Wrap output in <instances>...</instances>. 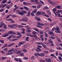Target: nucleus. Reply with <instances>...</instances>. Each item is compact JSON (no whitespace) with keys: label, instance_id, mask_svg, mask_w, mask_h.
Returning <instances> with one entry per match:
<instances>
[{"label":"nucleus","instance_id":"obj_56","mask_svg":"<svg viewBox=\"0 0 62 62\" xmlns=\"http://www.w3.org/2000/svg\"><path fill=\"white\" fill-rule=\"evenodd\" d=\"M36 43L38 44H39V45H41L42 44V43L41 42H38L37 43Z\"/></svg>","mask_w":62,"mask_h":62},{"label":"nucleus","instance_id":"obj_5","mask_svg":"<svg viewBox=\"0 0 62 62\" xmlns=\"http://www.w3.org/2000/svg\"><path fill=\"white\" fill-rule=\"evenodd\" d=\"M56 38L57 40V41L59 42V43H61V41L60 40V39L57 36L56 37Z\"/></svg>","mask_w":62,"mask_h":62},{"label":"nucleus","instance_id":"obj_31","mask_svg":"<svg viewBox=\"0 0 62 62\" xmlns=\"http://www.w3.org/2000/svg\"><path fill=\"white\" fill-rule=\"evenodd\" d=\"M26 31L28 33H31V31L29 29H26Z\"/></svg>","mask_w":62,"mask_h":62},{"label":"nucleus","instance_id":"obj_38","mask_svg":"<svg viewBox=\"0 0 62 62\" xmlns=\"http://www.w3.org/2000/svg\"><path fill=\"white\" fill-rule=\"evenodd\" d=\"M22 51L24 52H25V53L26 52H27V51L26 49H23L22 50Z\"/></svg>","mask_w":62,"mask_h":62},{"label":"nucleus","instance_id":"obj_19","mask_svg":"<svg viewBox=\"0 0 62 62\" xmlns=\"http://www.w3.org/2000/svg\"><path fill=\"white\" fill-rule=\"evenodd\" d=\"M27 15L28 17L30 15V11H29L28 12V13Z\"/></svg>","mask_w":62,"mask_h":62},{"label":"nucleus","instance_id":"obj_26","mask_svg":"<svg viewBox=\"0 0 62 62\" xmlns=\"http://www.w3.org/2000/svg\"><path fill=\"white\" fill-rule=\"evenodd\" d=\"M61 12V10H58L57 12H56V13H58V14H59Z\"/></svg>","mask_w":62,"mask_h":62},{"label":"nucleus","instance_id":"obj_24","mask_svg":"<svg viewBox=\"0 0 62 62\" xmlns=\"http://www.w3.org/2000/svg\"><path fill=\"white\" fill-rule=\"evenodd\" d=\"M53 10V12H54V13L55 14V11H56V9L55 8H54Z\"/></svg>","mask_w":62,"mask_h":62},{"label":"nucleus","instance_id":"obj_1","mask_svg":"<svg viewBox=\"0 0 62 62\" xmlns=\"http://www.w3.org/2000/svg\"><path fill=\"white\" fill-rule=\"evenodd\" d=\"M9 34H12V35H14V34H16V33L12 31H9L8 33L7 34H3L2 36L3 37H8L9 36Z\"/></svg>","mask_w":62,"mask_h":62},{"label":"nucleus","instance_id":"obj_7","mask_svg":"<svg viewBox=\"0 0 62 62\" xmlns=\"http://www.w3.org/2000/svg\"><path fill=\"white\" fill-rule=\"evenodd\" d=\"M0 27H2L4 25V23L3 22H1L0 23Z\"/></svg>","mask_w":62,"mask_h":62},{"label":"nucleus","instance_id":"obj_23","mask_svg":"<svg viewBox=\"0 0 62 62\" xmlns=\"http://www.w3.org/2000/svg\"><path fill=\"white\" fill-rule=\"evenodd\" d=\"M13 54V53H12V52L7 53H6V54L7 55H10L11 54Z\"/></svg>","mask_w":62,"mask_h":62},{"label":"nucleus","instance_id":"obj_54","mask_svg":"<svg viewBox=\"0 0 62 62\" xmlns=\"http://www.w3.org/2000/svg\"><path fill=\"white\" fill-rule=\"evenodd\" d=\"M23 5H27V3L26 2H24L23 3Z\"/></svg>","mask_w":62,"mask_h":62},{"label":"nucleus","instance_id":"obj_33","mask_svg":"<svg viewBox=\"0 0 62 62\" xmlns=\"http://www.w3.org/2000/svg\"><path fill=\"white\" fill-rule=\"evenodd\" d=\"M37 10H35L34 11H33L32 12V13H36V12H37Z\"/></svg>","mask_w":62,"mask_h":62},{"label":"nucleus","instance_id":"obj_20","mask_svg":"<svg viewBox=\"0 0 62 62\" xmlns=\"http://www.w3.org/2000/svg\"><path fill=\"white\" fill-rule=\"evenodd\" d=\"M45 55V54L44 53H41V57H43V56H44Z\"/></svg>","mask_w":62,"mask_h":62},{"label":"nucleus","instance_id":"obj_36","mask_svg":"<svg viewBox=\"0 0 62 62\" xmlns=\"http://www.w3.org/2000/svg\"><path fill=\"white\" fill-rule=\"evenodd\" d=\"M48 2L49 3H50L51 4H53V2L51 1V0H47Z\"/></svg>","mask_w":62,"mask_h":62},{"label":"nucleus","instance_id":"obj_27","mask_svg":"<svg viewBox=\"0 0 62 62\" xmlns=\"http://www.w3.org/2000/svg\"><path fill=\"white\" fill-rule=\"evenodd\" d=\"M56 49H57L58 50H61L62 49V48L60 47H56Z\"/></svg>","mask_w":62,"mask_h":62},{"label":"nucleus","instance_id":"obj_2","mask_svg":"<svg viewBox=\"0 0 62 62\" xmlns=\"http://www.w3.org/2000/svg\"><path fill=\"white\" fill-rule=\"evenodd\" d=\"M60 28L58 26H57V27L55 29V32L57 33H60L61 31L60 30Z\"/></svg>","mask_w":62,"mask_h":62},{"label":"nucleus","instance_id":"obj_42","mask_svg":"<svg viewBox=\"0 0 62 62\" xmlns=\"http://www.w3.org/2000/svg\"><path fill=\"white\" fill-rule=\"evenodd\" d=\"M15 26V24H12L10 26L11 27H14Z\"/></svg>","mask_w":62,"mask_h":62},{"label":"nucleus","instance_id":"obj_32","mask_svg":"<svg viewBox=\"0 0 62 62\" xmlns=\"http://www.w3.org/2000/svg\"><path fill=\"white\" fill-rule=\"evenodd\" d=\"M33 29H34V30H35V31H37V32H39V30L38 29L36 28H34Z\"/></svg>","mask_w":62,"mask_h":62},{"label":"nucleus","instance_id":"obj_34","mask_svg":"<svg viewBox=\"0 0 62 62\" xmlns=\"http://www.w3.org/2000/svg\"><path fill=\"white\" fill-rule=\"evenodd\" d=\"M43 35L42 34L40 36V39H43L44 38L43 37Z\"/></svg>","mask_w":62,"mask_h":62},{"label":"nucleus","instance_id":"obj_51","mask_svg":"<svg viewBox=\"0 0 62 62\" xmlns=\"http://www.w3.org/2000/svg\"><path fill=\"white\" fill-rule=\"evenodd\" d=\"M34 55L36 57H37V58L38 57V54H37L36 53H35Z\"/></svg>","mask_w":62,"mask_h":62},{"label":"nucleus","instance_id":"obj_37","mask_svg":"<svg viewBox=\"0 0 62 62\" xmlns=\"http://www.w3.org/2000/svg\"><path fill=\"white\" fill-rule=\"evenodd\" d=\"M44 53L45 54H48L49 53V52L48 51H44Z\"/></svg>","mask_w":62,"mask_h":62},{"label":"nucleus","instance_id":"obj_22","mask_svg":"<svg viewBox=\"0 0 62 62\" xmlns=\"http://www.w3.org/2000/svg\"><path fill=\"white\" fill-rule=\"evenodd\" d=\"M57 4V2H53L52 3V5H56Z\"/></svg>","mask_w":62,"mask_h":62},{"label":"nucleus","instance_id":"obj_17","mask_svg":"<svg viewBox=\"0 0 62 62\" xmlns=\"http://www.w3.org/2000/svg\"><path fill=\"white\" fill-rule=\"evenodd\" d=\"M12 37V35H10L8 37H7V39L8 40H9V39H11V37Z\"/></svg>","mask_w":62,"mask_h":62},{"label":"nucleus","instance_id":"obj_35","mask_svg":"<svg viewBox=\"0 0 62 62\" xmlns=\"http://www.w3.org/2000/svg\"><path fill=\"white\" fill-rule=\"evenodd\" d=\"M42 13L41 14V15L42 14L44 16H46V15L45 13V12H42Z\"/></svg>","mask_w":62,"mask_h":62},{"label":"nucleus","instance_id":"obj_25","mask_svg":"<svg viewBox=\"0 0 62 62\" xmlns=\"http://www.w3.org/2000/svg\"><path fill=\"white\" fill-rule=\"evenodd\" d=\"M39 2L43 5H44V2H43V1H42V0H40Z\"/></svg>","mask_w":62,"mask_h":62},{"label":"nucleus","instance_id":"obj_55","mask_svg":"<svg viewBox=\"0 0 62 62\" xmlns=\"http://www.w3.org/2000/svg\"><path fill=\"white\" fill-rule=\"evenodd\" d=\"M20 55L21 56H23V55H24V54H23V53H21L20 54Z\"/></svg>","mask_w":62,"mask_h":62},{"label":"nucleus","instance_id":"obj_53","mask_svg":"<svg viewBox=\"0 0 62 62\" xmlns=\"http://www.w3.org/2000/svg\"><path fill=\"white\" fill-rule=\"evenodd\" d=\"M29 39V37H26V39L27 41H29V40L28 39Z\"/></svg>","mask_w":62,"mask_h":62},{"label":"nucleus","instance_id":"obj_29","mask_svg":"<svg viewBox=\"0 0 62 62\" xmlns=\"http://www.w3.org/2000/svg\"><path fill=\"white\" fill-rule=\"evenodd\" d=\"M58 59L61 61H62V58H61V57L60 56H59L58 57Z\"/></svg>","mask_w":62,"mask_h":62},{"label":"nucleus","instance_id":"obj_61","mask_svg":"<svg viewBox=\"0 0 62 62\" xmlns=\"http://www.w3.org/2000/svg\"><path fill=\"white\" fill-rule=\"evenodd\" d=\"M44 8V9H48V8L47 7H45Z\"/></svg>","mask_w":62,"mask_h":62},{"label":"nucleus","instance_id":"obj_52","mask_svg":"<svg viewBox=\"0 0 62 62\" xmlns=\"http://www.w3.org/2000/svg\"><path fill=\"white\" fill-rule=\"evenodd\" d=\"M34 37L35 38V39H36V40H38V38H37V36H36L34 35Z\"/></svg>","mask_w":62,"mask_h":62},{"label":"nucleus","instance_id":"obj_50","mask_svg":"<svg viewBox=\"0 0 62 62\" xmlns=\"http://www.w3.org/2000/svg\"><path fill=\"white\" fill-rule=\"evenodd\" d=\"M0 52L3 54H5V53L3 51H1Z\"/></svg>","mask_w":62,"mask_h":62},{"label":"nucleus","instance_id":"obj_64","mask_svg":"<svg viewBox=\"0 0 62 62\" xmlns=\"http://www.w3.org/2000/svg\"><path fill=\"white\" fill-rule=\"evenodd\" d=\"M18 60L19 61V62H22V60H21V59H20V58H19Z\"/></svg>","mask_w":62,"mask_h":62},{"label":"nucleus","instance_id":"obj_39","mask_svg":"<svg viewBox=\"0 0 62 62\" xmlns=\"http://www.w3.org/2000/svg\"><path fill=\"white\" fill-rule=\"evenodd\" d=\"M37 49H38V50L39 52H41V51L42 50L41 49H40V48H37Z\"/></svg>","mask_w":62,"mask_h":62},{"label":"nucleus","instance_id":"obj_4","mask_svg":"<svg viewBox=\"0 0 62 62\" xmlns=\"http://www.w3.org/2000/svg\"><path fill=\"white\" fill-rule=\"evenodd\" d=\"M48 35H51V36H52L53 37H54V33L53 32V31H49L48 32Z\"/></svg>","mask_w":62,"mask_h":62},{"label":"nucleus","instance_id":"obj_46","mask_svg":"<svg viewBox=\"0 0 62 62\" xmlns=\"http://www.w3.org/2000/svg\"><path fill=\"white\" fill-rule=\"evenodd\" d=\"M17 51V50H14L13 51H12V52L13 53H16V52Z\"/></svg>","mask_w":62,"mask_h":62},{"label":"nucleus","instance_id":"obj_44","mask_svg":"<svg viewBox=\"0 0 62 62\" xmlns=\"http://www.w3.org/2000/svg\"><path fill=\"white\" fill-rule=\"evenodd\" d=\"M0 42L1 43H4V40H0Z\"/></svg>","mask_w":62,"mask_h":62},{"label":"nucleus","instance_id":"obj_58","mask_svg":"<svg viewBox=\"0 0 62 62\" xmlns=\"http://www.w3.org/2000/svg\"><path fill=\"white\" fill-rule=\"evenodd\" d=\"M22 12H23V13H27V12L23 10L22 11Z\"/></svg>","mask_w":62,"mask_h":62},{"label":"nucleus","instance_id":"obj_30","mask_svg":"<svg viewBox=\"0 0 62 62\" xmlns=\"http://www.w3.org/2000/svg\"><path fill=\"white\" fill-rule=\"evenodd\" d=\"M7 58V57H2L1 58V59L2 60H5V59H6Z\"/></svg>","mask_w":62,"mask_h":62},{"label":"nucleus","instance_id":"obj_41","mask_svg":"<svg viewBox=\"0 0 62 62\" xmlns=\"http://www.w3.org/2000/svg\"><path fill=\"white\" fill-rule=\"evenodd\" d=\"M23 59H24V60H28V58L24 57H23Z\"/></svg>","mask_w":62,"mask_h":62},{"label":"nucleus","instance_id":"obj_11","mask_svg":"<svg viewBox=\"0 0 62 62\" xmlns=\"http://www.w3.org/2000/svg\"><path fill=\"white\" fill-rule=\"evenodd\" d=\"M42 13V12H39L38 11L37 12V14L38 15H41Z\"/></svg>","mask_w":62,"mask_h":62},{"label":"nucleus","instance_id":"obj_15","mask_svg":"<svg viewBox=\"0 0 62 62\" xmlns=\"http://www.w3.org/2000/svg\"><path fill=\"white\" fill-rule=\"evenodd\" d=\"M19 15H21V16H23V15H24V13L23 12H21L19 13Z\"/></svg>","mask_w":62,"mask_h":62},{"label":"nucleus","instance_id":"obj_59","mask_svg":"<svg viewBox=\"0 0 62 62\" xmlns=\"http://www.w3.org/2000/svg\"><path fill=\"white\" fill-rule=\"evenodd\" d=\"M12 17H18V16H16V15H13V16H12Z\"/></svg>","mask_w":62,"mask_h":62},{"label":"nucleus","instance_id":"obj_16","mask_svg":"<svg viewBox=\"0 0 62 62\" xmlns=\"http://www.w3.org/2000/svg\"><path fill=\"white\" fill-rule=\"evenodd\" d=\"M14 44V43L10 44L8 46V47H10L11 46H12Z\"/></svg>","mask_w":62,"mask_h":62},{"label":"nucleus","instance_id":"obj_49","mask_svg":"<svg viewBox=\"0 0 62 62\" xmlns=\"http://www.w3.org/2000/svg\"><path fill=\"white\" fill-rule=\"evenodd\" d=\"M3 28L5 29H6L7 28V26L6 25H4V26H3Z\"/></svg>","mask_w":62,"mask_h":62},{"label":"nucleus","instance_id":"obj_47","mask_svg":"<svg viewBox=\"0 0 62 62\" xmlns=\"http://www.w3.org/2000/svg\"><path fill=\"white\" fill-rule=\"evenodd\" d=\"M19 58H15L14 59L16 61H18V59L19 60Z\"/></svg>","mask_w":62,"mask_h":62},{"label":"nucleus","instance_id":"obj_6","mask_svg":"<svg viewBox=\"0 0 62 62\" xmlns=\"http://www.w3.org/2000/svg\"><path fill=\"white\" fill-rule=\"evenodd\" d=\"M35 19H36V20H37V21H41V20L40 18L37 16L35 17Z\"/></svg>","mask_w":62,"mask_h":62},{"label":"nucleus","instance_id":"obj_10","mask_svg":"<svg viewBox=\"0 0 62 62\" xmlns=\"http://www.w3.org/2000/svg\"><path fill=\"white\" fill-rule=\"evenodd\" d=\"M7 0H3L1 2L2 4H5L6 3V2H7Z\"/></svg>","mask_w":62,"mask_h":62},{"label":"nucleus","instance_id":"obj_45","mask_svg":"<svg viewBox=\"0 0 62 62\" xmlns=\"http://www.w3.org/2000/svg\"><path fill=\"white\" fill-rule=\"evenodd\" d=\"M6 8H7V9H10L9 6L8 5L7 6Z\"/></svg>","mask_w":62,"mask_h":62},{"label":"nucleus","instance_id":"obj_18","mask_svg":"<svg viewBox=\"0 0 62 62\" xmlns=\"http://www.w3.org/2000/svg\"><path fill=\"white\" fill-rule=\"evenodd\" d=\"M6 5L7 4H6L2 5H1V8H5V7Z\"/></svg>","mask_w":62,"mask_h":62},{"label":"nucleus","instance_id":"obj_14","mask_svg":"<svg viewBox=\"0 0 62 62\" xmlns=\"http://www.w3.org/2000/svg\"><path fill=\"white\" fill-rule=\"evenodd\" d=\"M11 14H10L8 15V16H7L6 17V19H8V18H9L11 16Z\"/></svg>","mask_w":62,"mask_h":62},{"label":"nucleus","instance_id":"obj_62","mask_svg":"<svg viewBox=\"0 0 62 62\" xmlns=\"http://www.w3.org/2000/svg\"><path fill=\"white\" fill-rule=\"evenodd\" d=\"M4 11V9H1L0 10V11L1 12H3Z\"/></svg>","mask_w":62,"mask_h":62},{"label":"nucleus","instance_id":"obj_12","mask_svg":"<svg viewBox=\"0 0 62 62\" xmlns=\"http://www.w3.org/2000/svg\"><path fill=\"white\" fill-rule=\"evenodd\" d=\"M24 8L27 11H29V9L27 7H24Z\"/></svg>","mask_w":62,"mask_h":62},{"label":"nucleus","instance_id":"obj_28","mask_svg":"<svg viewBox=\"0 0 62 62\" xmlns=\"http://www.w3.org/2000/svg\"><path fill=\"white\" fill-rule=\"evenodd\" d=\"M25 27L26 28H27L26 29H31V28H30L29 26H25Z\"/></svg>","mask_w":62,"mask_h":62},{"label":"nucleus","instance_id":"obj_57","mask_svg":"<svg viewBox=\"0 0 62 62\" xmlns=\"http://www.w3.org/2000/svg\"><path fill=\"white\" fill-rule=\"evenodd\" d=\"M32 7L33 8H37V6H32Z\"/></svg>","mask_w":62,"mask_h":62},{"label":"nucleus","instance_id":"obj_21","mask_svg":"<svg viewBox=\"0 0 62 62\" xmlns=\"http://www.w3.org/2000/svg\"><path fill=\"white\" fill-rule=\"evenodd\" d=\"M38 25H41V26H43V25H44V24L40 23H38Z\"/></svg>","mask_w":62,"mask_h":62},{"label":"nucleus","instance_id":"obj_60","mask_svg":"<svg viewBox=\"0 0 62 62\" xmlns=\"http://www.w3.org/2000/svg\"><path fill=\"white\" fill-rule=\"evenodd\" d=\"M44 44H45L46 45H49V44L48 43H47V42H44Z\"/></svg>","mask_w":62,"mask_h":62},{"label":"nucleus","instance_id":"obj_48","mask_svg":"<svg viewBox=\"0 0 62 62\" xmlns=\"http://www.w3.org/2000/svg\"><path fill=\"white\" fill-rule=\"evenodd\" d=\"M39 61L40 62H45V61L42 60H40Z\"/></svg>","mask_w":62,"mask_h":62},{"label":"nucleus","instance_id":"obj_9","mask_svg":"<svg viewBox=\"0 0 62 62\" xmlns=\"http://www.w3.org/2000/svg\"><path fill=\"white\" fill-rule=\"evenodd\" d=\"M19 44H20V45H23L25 43V42H19Z\"/></svg>","mask_w":62,"mask_h":62},{"label":"nucleus","instance_id":"obj_8","mask_svg":"<svg viewBox=\"0 0 62 62\" xmlns=\"http://www.w3.org/2000/svg\"><path fill=\"white\" fill-rule=\"evenodd\" d=\"M48 41L49 43H50L51 44H53V42L52 41V40L50 39L48 40Z\"/></svg>","mask_w":62,"mask_h":62},{"label":"nucleus","instance_id":"obj_40","mask_svg":"<svg viewBox=\"0 0 62 62\" xmlns=\"http://www.w3.org/2000/svg\"><path fill=\"white\" fill-rule=\"evenodd\" d=\"M57 8H58V9H60L61 8V6L59 5L58 6H57Z\"/></svg>","mask_w":62,"mask_h":62},{"label":"nucleus","instance_id":"obj_63","mask_svg":"<svg viewBox=\"0 0 62 62\" xmlns=\"http://www.w3.org/2000/svg\"><path fill=\"white\" fill-rule=\"evenodd\" d=\"M17 54H20L21 53V51H19L17 52Z\"/></svg>","mask_w":62,"mask_h":62},{"label":"nucleus","instance_id":"obj_43","mask_svg":"<svg viewBox=\"0 0 62 62\" xmlns=\"http://www.w3.org/2000/svg\"><path fill=\"white\" fill-rule=\"evenodd\" d=\"M21 37H22V34H20L19 35V36H17V38H19H19H21Z\"/></svg>","mask_w":62,"mask_h":62},{"label":"nucleus","instance_id":"obj_13","mask_svg":"<svg viewBox=\"0 0 62 62\" xmlns=\"http://www.w3.org/2000/svg\"><path fill=\"white\" fill-rule=\"evenodd\" d=\"M42 6V5L41 4H40L39 5L37 6V8L39 9V8H40L41 6Z\"/></svg>","mask_w":62,"mask_h":62},{"label":"nucleus","instance_id":"obj_3","mask_svg":"<svg viewBox=\"0 0 62 62\" xmlns=\"http://www.w3.org/2000/svg\"><path fill=\"white\" fill-rule=\"evenodd\" d=\"M45 60L47 62H52V59L50 58H45Z\"/></svg>","mask_w":62,"mask_h":62}]
</instances>
